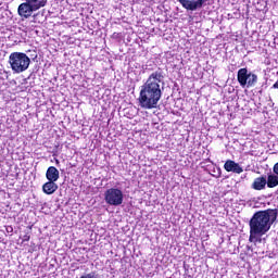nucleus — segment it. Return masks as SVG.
Returning <instances> with one entry per match:
<instances>
[{"mask_svg":"<svg viewBox=\"0 0 278 278\" xmlns=\"http://www.w3.org/2000/svg\"><path fill=\"white\" fill-rule=\"evenodd\" d=\"M164 74L162 71H155L140 87L139 105L142 110H154L162 99V90H164Z\"/></svg>","mask_w":278,"mask_h":278,"instance_id":"1","label":"nucleus"},{"mask_svg":"<svg viewBox=\"0 0 278 278\" xmlns=\"http://www.w3.org/2000/svg\"><path fill=\"white\" fill-rule=\"evenodd\" d=\"M277 210L268 208L254 213L250 219V238L251 242H260L262 236H266L277 220Z\"/></svg>","mask_w":278,"mask_h":278,"instance_id":"2","label":"nucleus"},{"mask_svg":"<svg viewBox=\"0 0 278 278\" xmlns=\"http://www.w3.org/2000/svg\"><path fill=\"white\" fill-rule=\"evenodd\" d=\"M9 64L13 73L20 75V73H25V71L29 68L31 59H29V56L23 52H12L9 55Z\"/></svg>","mask_w":278,"mask_h":278,"instance_id":"3","label":"nucleus"},{"mask_svg":"<svg viewBox=\"0 0 278 278\" xmlns=\"http://www.w3.org/2000/svg\"><path fill=\"white\" fill-rule=\"evenodd\" d=\"M17 8V13L21 18H29L34 12L46 8L48 0H24Z\"/></svg>","mask_w":278,"mask_h":278,"instance_id":"4","label":"nucleus"},{"mask_svg":"<svg viewBox=\"0 0 278 278\" xmlns=\"http://www.w3.org/2000/svg\"><path fill=\"white\" fill-rule=\"evenodd\" d=\"M237 81H239L241 88H253L257 84V76L249 72L247 67H243L237 73Z\"/></svg>","mask_w":278,"mask_h":278,"instance_id":"5","label":"nucleus"},{"mask_svg":"<svg viewBox=\"0 0 278 278\" xmlns=\"http://www.w3.org/2000/svg\"><path fill=\"white\" fill-rule=\"evenodd\" d=\"M104 201L106 205L118 207L125 201V193L118 188H110L104 192Z\"/></svg>","mask_w":278,"mask_h":278,"instance_id":"6","label":"nucleus"},{"mask_svg":"<svg viewBox=\"0 0 278 278\" xmlns=\"http://www.w3.org/2000/svg\"><path fill=\"white\" fill-rule=\"evenodd\" d=\"M178 3H180V5H182L185 10L194 12L203 8V3H205V0H180L178 1Z\"/></svg>","mask_w":278,"mask_h":278,"instance_id":"7","label":"nucleus"},{"mask_svg":"<svg viewBox=\"0 0 278 278\" xmlns=\"http://www.w3.org/2000/svg\"><path fill=\"white\" fill-rule=\"evenodd\" d=\"M224 168L227 173H235L236 175H241L244 173V169L236 163V161L227 160L224 164Z\"/></svg>","mask_w":278,"mask_h":278,"instance_id":"8","label":"nucleus"},{"mask_svg":"<svg viewBox=\"0 0 278 278\" xmlns=\"http://www.w3.org/2000/svg\"><path fill=\"white\" fill-rule=\"evenodd\" d=\"M46 179L53 182L58 181V179H60V170H58L55 166H50L46 172Z\"/></svg>","mask_w":278,"mask_h":278,"instance_id":"9","label":"nucleus"},{"mask_svg":"<svg viewBox=\"0 0 278 278\" xmlns=\"http://www.w3.org/2000/svg\"><path fill=\"white\" fill-rule=\"evenodd\" d=\"M58 191V184L48 180L46 184L42 186V192L45 194H54Z\"/></svg>","mask_w":278,"mask_h":278,"instance_id":"10","label":"nucleus"},{"mask_svg":"<svg viewBox=\"0 0 278 278\" xmlns=\"http://www.w3.org/2000/svg\"><path fill=\"white\" fill-rule=\"evenodd\" d=\"M266 177H258L256 179H254V182L252 184V188L253 190H264V188H266Z\"/></svg>","mask_w":278,"mask_h":278,"instance_id":"11","label":"nucleus"},{"mask_svg":"<svg viewBox=\"0 0 278 278\" xmlns=\"http://www.w3.org/2000/svg\"><path fill=\"white\" fill-rule=\"evenodd\" d=\"M278 186V175L271 174L267 177V187L277 188Z\"/></svg>","mask_w":278,"mask_h":278,"instance_id":"12","label":"nucleus"},{"mask_svg":"<svg viewBox=\"0 0 278 278\" xmlns=\"http://www.w3.org/2000/svg\"><path fill=\"white\" fill-rule=\"evenodd\" d=\"M80 278H99V274L91 271L89 274L83 275Z\"/></svg>","mask_w":278,"mask_h":278,"instance_id":"13","label":"nucleus"},{"mask_svg":"<svg viewBox=\"0 0 278 278\" xmlns=\"http://www.w3.org/2000/svg\"><path fill=\"white\" fill-rule=\"evenodd\" d=\"M274 173L275 175H278V163H276L274 166Z\"/></svg>","mask_w":278,"mask_h":278,"instance_id":"14","label":"nucleus"},{"mask_svg":"<svg viewBox=\"0 0 278 278\" xmlns=\"http://www.w3.org/2000/svg\"><path fill=\"white\" fill-rule=\"evenodd\" d=\"M8 231H12V227H10V228L8 229Z\"/></svg>","mask_w":278,"mask_h":278,"instance_id":"15","label":"nucleus"},{"mask_svg":"<svg viewBox=\"0 0 278 278\" xmlns=\"http://www.w3.org/2000/svg\"><path fill=\"white\" fill-rule=\"evenodd\" d=\"M8 231H12V227H10V228L8 229Z\"/></svg>","mask_w":278,"mask_h":278,"instance_id":"16","label":"nucleus"},{"mask_svg":"<svg viewBox=\"0 0 278 278\" xmlns=\"http://www.w3.org/2000/svg\"><path fill=\"white\" fill-rule=\"evenodd\" d=\"M55 162H56V164H60V161L56 160Z\"/></svg>","mask_w":278,"mask_h":278,"instance_id":"17","label":"nucleus"}]
</instances>
